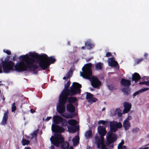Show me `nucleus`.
<instances>
[{"label":"nucleus","instance_id":"obj_1","mask_svg":"<svg viewBox=\"0 0 149 149\" xmlns=\"http://www.w3.org/2000/svg\"><path fill=\"white\" fill-rule=\"evenodd\" d=\"M29 55L26 54L20 56L19 59L22 61L17 63L15 65L14 62L11 61H8V59H5L4 61H3V59H1L3 72L8 73L10 71L13 70L22 72L26 71L28 68L32 71L38 69L39 66L33 64L36 62L34 58L39 61L42 60L43 54L39 55L35 52H30Z\"/></svg>","mask_w":149,"mask_h":149},{"label":"nucleus","instance_id":"obj_2","mask_svg":"<svg viewBox=\"0 0 149 149\" xmlns=\"http://www.w3.org/2000/svg\"><path fill=\"white\" fill-rule=\"evenodd\" d=\"M76 94H61L59 96V104L57 107V111L63 117L66 118H72L74 117L77 116L78 114L77 113H73L67 114L66 113L63 114L65 110V104L66 103L68 96H73Z\"/></svg>","mask_w":149,"mask_h":149},{"label":"nucleus","instance_id":"obj_3","mask_svg":"<svg viewBox=\"0 0 149 149\" xmlns=\"http://www.w3.org/2000/svg\"><path fill=\"white\" fill-rule=\"evenodd\" d=\"M51 143L57 147L61 144V148L62 149H68L69 143L68 141L64 142V139L61 134L55 133L54 136H52L50 139Z\"/></svg>","mask_w":149,"mask_h":149},{"label":"nucleus","instance_id":"obj_4","mask_svg":"<svg viewBox=\"0 0 149 149\" xmlns=\"http://www.w3.org/2000/svg\"><path fill=\"white\" fill-rule=\"evenodd\" d=\"M42 60H40L38 64L40 67L43 70L47 68L51 64L54 63L56 59L54 56L48 57L45 54H43Z\"/></svg>","mask_w":149,"mask_h":149},{"label":"nucleus","instance_id":"obj_5","mask_svg":"<svg viewBox=\"0 0 149 149\" xmlns=\"http://www.w3.org/2000/svg\"><path fill=\"white\" fill-rule=\"evenodd\" d=\"M92 65L91 63L86 64L82 68V72H80V75L84 78L90 79L92 77V72L91 68Z\"/></svg>","mask_w":149,"mask_h":149},{"label":"nucleus","instance_id":"obj_6","mask_svg":"<svg viewBox=\"0 0 149 149\" xmlns=\"http://www.w3.org/2000/svg\"><path fill=\"white\" fill-rule=\"evenodd\" d=\"M53 120L55 124H61V127H66L68 125V122L60 116H54L53 117Z\"/></svg>","mask_w":149,"mask_h":149},{"label":"nucleus","instance_id":"obj_7","mask_svg":"<svg viewBox=\"0 0 149 149\" xmlns=\"http://www.w3.org/2000/svg\"><path fill=\"white\" fill-rule=\"evenodd\" d=\"M121 84L126 87L123 88L122 91L124 93H130V92L131 88L129 86L131 85V81L129 80L122 78L120 81Z\"/></svg>","mask_w":149,"mask_h":149},{"label":"nucleus","instance_id":"obj_8","mask_svg":"<svg viewBox=\"0 0 149 149\" xmlns=\"http://www.w3.org/2000/svg\"><path fill=\"white\" fill-rule=\"evenodd\" d=\"M81 85L79 83L74 82L70 87V93H80Z\"/></svg>","mask_w":149,"mask_h":149},{"label":"nucleus","instance_id":"obj_9","mask_svg":"<svg viewBox=\"0 0 149 149\" xmlns=\"http://www.w3.org/2000/svg\"><path fill=\"white\" fill-rule=\"evenodd\" d=\"M92 86L94 88H98L101 85V82L96 77H92L90 79Z\"/></svg>","mask_w":149,"mask_h":149},{"label":"nucleus","instance_id":"obj_10","mask_svg":"<svg viewBox=\"0 0 149 149\" xmlns=\"http://www.w3.org/2000/svg\"><path fill=\"white\" fill-rule=\"evenodd\" d=\"M51 129L52 131L55 133H63L65 131V129L63 127L55 124L52 125Z\"/></svg>","mask_w":149,"mask_h":149},{"label":"nucleus","instance_id":"obj_11","mask_svg":"<svg viewBox=\"0 0 149 149\" xmlns=\"http://www.w3.org/2000/svg\"><path fill=\"white\" fill-rule=\"evenodd\" d=\"M94 95L92 94H86V99L88 100V102L91 104L95 102L97 99L95 97H93Z\"/></svg>","mask_w":149,"mask_h":149},{"label":"nucleus","instance_id":"obj_12","mask_svg":"<svg viewBox=\"0 0 149 149\" xmlns=\"http://www.w3.org/2000/svg\"><path fill=\"white\" fill-rule=\"evenodd\" d=\"M70 84V81L69 80L66 84L64 85V88L61 93H70V88L69 87Z\"/></svg>","mask_w":149,"mask_h":149},{"label":"nucleus","instance_id":"obj_13","mask_svg":"<svg viewBox=\"0 0 149 149\" xmlns=\"http://www.w3.org/2000/svg\"><path fill=\"white\" fill-rule=\"evenodd\" d=\"M99 134L101 136H104L107 133L106 128L104 126H100L97 127Z\"/></svg>","mask_w":149,"mask_h":149},{"label":"nucleus","instance_id":"obj_14","mask_svg":"<svg viewBox=\"0 0 149 149\" xmlns=\"http://www.w3.org/2000/svg\"><path fill=\"white\" fill-rule=\"evenodd\" d=\"M124 109L123 111V113H127L130 111L131 108V104L129 103L125 102L124 103Z\"/></svg>","mask_w":149,"mask_h":149},{"label":"nucleus","instance_id":"obj_15","mask_svg":"<svg viewBox=\"0 0 149 149\" xmlns=\"http://www.w3.org/2000/svg\"><path fill=\"white\" fill-rule=\"evenodd\" d=\"M108 61V64L109 66L111 67H116L117 65H118L117 61L114 60V57L109 58Z\"/></svg>","mask_w":149,"mask_h":149},{"label":"nucleus","instance_id":"obj_16","mask_svg":"<svg viewBox=\"0 0 149 149\" xmlns=\"http://www.w3.org/2000/svg\"><path fill=\"white\" fill-rule=\"evenodd\" d=\"M66 109L69 113H75V107L72 104H68L66 106Z\"/></svg>","mask_w":149,"mask_h":149},{"label":"nucleus","instance_id":"obj_17","mask_svg":"<svg viewBox=\"0 0 149 149\" xmlns=\"http://www.w3.org/2000/svg\"><path fill=\"white\" fill-rule=\"evenodd\" d=\"M116 136L115 135L112 136V133L109 134V136L107 138L108 142L109 144L113 143L114 141H116Z\"/></svg>","mask_w":149,"mask_h":149},{"label":"nucleus","instance_id":"obj_18","mask_svg":"<svg viewBox=\"0 0 149 149\" xmlns=\"http://www.w3.org/2000/svg\"><path fill=\"white\" fill-rule=\"evenodd\" d=\"M141 79V77L139 73L135 72L132 75V80L137 83Z\"/></svg>","mask_w":149,"mask_h":149},{"label":"nucleus","instance_id":"obj_19","mask_svg":"<svg viewBox=\"0 0 149 149\" xmlns=\"http://www.w3.org/2000/svg\"><path fill=\"white\" fill-rule=\"evenodd\" d=\"M77 99L76 97H71L68 98V101L69 104H73L75 106H77L78 104L77 102Z\"/></svg>","mask_w":149,"mask_h":149},{"label":"nucleus","instance_id":"obj_20","mask_svg":"<svg viewBox=\"0 0 149 149\" xmlns=\"http://www.w3.org/2000/svg\"><path fill=\"white\" fill-rule=\"evenodd\" d=\"M8 112H5L4 114V116L3 118V120L1 123V124L3 125H5L7 123V121L8 118Z\"/></svg>","mask_w":149,"mask_h":149},{"label":"nucleus","instance_id":"obj_21","mask_svg":"<svg viewBox=\"0 0 149 149\" xmlns=\"http://www.w3.org/2000/svg\"><path fill=\"white\" fill-rule=\"evenodd\" d=\"M68 129L69 132L73 133L77 131L79 129V127L77 126H68Z\"/></svg>","mask_w":149,"mask_h":149},{"label":"nucleus","instance_id":"obj_22","mask_svg":"<svg viewBox=\"0 0 149 149\" xmlns=\"http://www.w3.org/2000/svg\"><path fill=\"white\" fill-rule=\"evenodd\" d=\"M110 126L111 130L112 132H116L117 130V129L116 126V122L115 121L110 122Z\"/></svg>","mask_w":149,"mask_h":149},{"label":"nucleus","instance_id":"obj_23","mask_svg":"<svg viewBox=\"0 0 149 149\" xmlns=\"http://www.w3.org/2000/svg\"><path fill=\"white\" fill-rule=\"evenodd\" d=\"M130 124L128 121L124 120L123 123V126L126 130L129 129L130 127Z\"/></svg>","mask_w":149,"mask_h":149},{"label":"nucleus","instance_id":"obj_24","mask_svg":"<svg viewBox=\"0 0 149 149\" xmlns=\"http://www.w3.org/2000/svg\"><path fill=\"white\" fill-rule=\"evenodd\" d=\"M94 45L90 41H87L85 43V46L87 49H90L94 47Z\"/></svg>","mask_w":149,"mask_h":149},{"label":"nucleus","instance_id":"obj_25","mask_svg":"<svg viewBox=\"0 0 149 149\" xmlns=\"http://www.w3.org/2000/svg\"><path fill=\"white\" fill-rule=\"evenodd\" d=\"M74 70V66L71 67L69 71L68 72L66 75L67 76V78H70L71 77L73 73V72Z\"/></svg>","mask_w":149,"mask_h":149},{"label":"nucleus","instance_id":"obj_26","mask_svg":"<svg viewBox=\"0 0 149 149\" xmlns=\"http://www.w3.org/2000/svg\"><path fill=\"white\" fill-rule=\"evenodd\" d=\"M85 136L86 139L91 138L92 136V133L91 130H88L86 131Z\"/></svg>","mask_w":149,"mask_h":149},{"label":"nucleus","instance_id":"obj_27","mask_svg":"<svg viewBox=\"0 0 149 149\" xmlns=\"http://www.w3.org/2000/svg\"><path fill=\"white\" fill-rule=\"evenodd\" d=\"M79 136H75L72 140L73 145H77L79 142Z\"/></svg>","mask_w":149,"mask_h":149},{"label":"nucleus","instance_id":"obj_28","mask_svg":"<svg viewBox=\"0 0 149 149\" xmlns=\"http://www.w3.org/2000/svg\"><path fill=\"white\" fill-rule=\"evenodd\" d=\"M68 123L69 125L73 126H76V125L77 123V121L75 120L70 119L68 120Z\"/></svg>","mask_w":149,"mask_h":149},{"label":"nucleus","instance_id":"obj_29","mask_svg":"<svg viewBox=\"0 0 149 149\" xmlns=\"http://www.w3.org/2000/svg\"><path fill=\"white\" fill-rule=\"evenodd\" d=\"M103 65V64L101 62L96 63L95 65L96 69L97 70H101Z\"/></svg>","mask_w":149,"mask_h":149},{"label":"nucleus","instance_id":"obj_30","mask_svg":"<svg viewBox=\"0 0 149 149\" xmlns=\"http://www.w3.org/2000/svg\"><path fill=\"white\" fill-rule=\"evenodd\" d=\"M22 143L23 146L28 145L30 143V141L29 140L24 139V138H23L22 141Z\"/></svg>","mask_w":149,"mask_h":149},{"label":"nucleus","instance_id":"obj_31","mask_svg":"<svg viewBox=\"0 0 149 149\" xmlns=\"http://www.w3.org/2000/svg\"><path fill=\"white\" fill-rule=\"evenodd\" d=\"M39 130H37L35 131L33 133L31 134V139H33L34 138H36L37 135L38 133Z\"/></svg>","mask_w":149,"mask_h":149},{"label":"nucleus","instance_id":"obj_32","mask_svg":"<svg viewBox=\"0 0 149 149\" xmlns=\"http://www.w3.org/2000/svg\"><path fill=\"white\" fill-rule=\"evenodd\" d=\"M121 111L119 109H117L115 111V112L117 113L118 114V116L120 117L122 116V113H121Z\"/></svg>","mask_w":149,"mask_h":149},{"label":"nucleus","instance_id":"obj_33","mask_svg":"<svg viewBox=\"0 0 149 149\" xmlns=\"http://www.w3.org/2000/svg\"><path fill=\"white\" fill-rule=\"evenodd\" d=\"M15 104H16L15 102H14L12 104L11 108L12 112H14L15 111L16 109Z\"/></svg>","mask_w":149,"mask_h":149},{"label":"nucleus","instance_id":"obj_34","mask_svg":"<svg viewBox=\"0 0 149 149\" xmlns=\"http://www.w3.org/2000/svg\"><path fill=\"white\" fill-rule=\"evenodd\" d=\"M107 123V122L104 120H100L98 122V124H102L103 125H105Z\"/></svg>","mask_w":149,"mask_h":149},{"label":"nucleus","instance_id":"obj_35","mask_svg":"<svg viewBox=\"0 0 149 149\" xmlns=\"http://www.w3.org/2000/svg\"><path fill=\"white\" fill-rule=\"evenodd\" d=\"M95 140L96 143H102L100 139L97 136H95Z\"/></svg>","mask_w":149,"mask_h":149},{"label":"nucleus","instance_id":"obj_36","mask_svg":"<svg viewBox=\"0 0 149 149\" xmlns=\"http://www.w3.org/2000/svg\"><path fill=\"white\" fill-rule=\"evenodd\" d=\"M116 126L117 129L118 128H120L122 127V125L120 122H119L117 123H116Z\"/></svg>","mask_w":149,"mask_h":149},{"label":"nucleus","instance_id":"obj_37","mask_svg":"<svg viewBox=\"0 0 149 149\" xmlns=\"http://www.w3.org/2000/svg\"><path fill=\"white\" fill-rule=\"evenodd\" d=\"M143 60V58H141L140 59H136V64H139Z\"/></svg>","mask_w":149,"mask_h":149},{"label":"nucleus","instance_id":"obj_38","mask_svg":"<svg viewBox=\"0 0 149 149\" xmlns=\"http://www.w3.org/2000/svg\"><path fill=\"white\" fill-rule=\"evenodd\" d=\"M139 128L138 127L134 128L132 129V131L134 133H136L139 131Z\"/></svg>","mask_w":149,"mask_h":149},{"label":"nucleus","instance_id":"obj_39","mask_svg":"<svg viewBox=\"0 0 149 149\" xmlns=\"http://www.w3.org/2000/svg\"><path fill=\"white\" fill-rule=\"evenodd\" d=\"M117 149H126V147L125 146H118Z\"/></svg>","mask_w":149,"mask_h":149},{"label":"nucleus","instance_id":"obj_40","mask_svg":"<svg viewBox=\"0 0 149 149\" xmlns=\"http://www.w3.org/2000/svg\"><path fill=\"white\" fill-rule=\"evenodd\" d=\"M3 51L8 55H9L11 54L10 51L9 50L4 49Z\"/></svg>","mask_w":149,"mask_h":149},{"label":"nucleus","instance_id":"obj_41","mask_svg":"<svg viewBox=\"0 0 149 149\" xmlns=\"http://www.w3.org/2000/svg\"><path fill=\"white\" fill-rule=\"evenodd\" d=\"M102 149H109L106 147V146L104 143H102L101 145Z\"/></svg>","mask_w":149,"mask_h":149},{"label":"nucleus","instance_id":"obj_42","mask_svg":"<svg viewBox=\"0 0 149 149\" xmlns=\"http://www.w3.org/2000/svg\"><path fill=\"white\" fill-rule=\"evenodd\" d=\"M124 140L122 139V140L121 142L119 144L118 146H123V145L124 144Z\"/></svg>","mask_w":149,"mask_h":149},{"label":"nucleus","instance_id":"obj_43","mask_svg":"<svg viewBox=\"0 0 149 149\" xmlns=\"http://www.w3.org/2000/svg\"><path fill=\"white\" fill-rule=\"evenodd\" d=\"M149 89V88H144L142 89H141L140 90V91L141 92H144L148 90Z\"/></svg>","mask_w":149,"mask_h":149},{"label":"nucleus","instance_id":"obj_44","mask_svg":"<svg viewBox=\"0 0 149 149\" xmlns=\"http://www.w3.org/2000/svg\"><path fill=\"white\" fill-rule=\"evenodd\" d=\"M108 87L110 90H112L113 89V86L112 85H108Z\"/></svg>","mask_w":149,"mask_h":149},{"label":"nucleus","instance_id":"obj_45","mask_svg":"<svg viewBox=\"0 0 149 149\" xmlns=\"http://www.w3.org/2000/svg\"><path fill=\"white\" fill-rule=\"evenodd\" d=\"M111 55H112V54H111V53L109 52H108L106 53V56L108 57L110 56H111Z\"/></svg>","mask_w":149,"mask_h":149},{"label":"nucleus","instance_id":"obj_46","mask_svg":"<svg viewBox=\"0 0 149 149\" xmlns=\"http://www.w3.org/2000/svg\"><path fill=\"white\" fill-rule=\"evenodd\" d=\"M102 143H103L102 142V143H96V144L97 145V147L98 148H100V147L101 145H102Z\"/></svg>","mask_w":149,"mask_h":149},{"label":"nucleus","instance_id":"obj_47","mask_svg":"<svg viewBox=\"0 0 149 149\" xmlns=\"http://www.w3.org/2000/svg\"><path fill=\"white\" fill-rule=\"evenodd\" d=\"M144 84L147 86H149V81H144Z\"/></svg>","mask_w":149,"mask_h":149},{"label":"nucleus","instance_id":"obj_48","mask_svg":"<svg viewBox=\"0 0 149 149\" xmlns=\"http://www.w3.org/2000/svg\"><path fill=\"white\" fill-rule=\"evenodd\" d=\"M104 136H101V135H100V138L101 139V142H103V141H104Z\"/></svg>","mask_w":149,"mask_h":149},{"label":"nucleus","instance_id":"obj_49","mask_svg":"<svg viewBox=\"0 0 149 149\" xmlns=\"http://www.w3.org/2000/svg\"><path fill=\"white\" fill-rule=\"evenodd\" d=\"M132 119V117L131 116H129L126 118L125 120H127L128 121L129 120H130Z\"/></svg>","mask_w":149,"mask_h":149},{"label":"nucleus","instance_id":"obj_50","mask_svg":"<svg viewBox=\"0 0 149 149\" xmlns=\"http://www.w3.org/2000/svg\"><path fill=\"white\" fill-rule=\"evenodd\" d=\"M51 118H52V117L51 116L48 117L46 118V120L47 121H48L49 120H50V119H51Z\"/></svg>","mask_w":149,"mask_h":149},{"label":"nucleus","instance_id":"obj_51","mask_svg":"<svg viewBox=\"0 0 149 149\" xmlns=\"http://www.w3.org/2000/svg\"><path fill=\"white\" fill-rule=\"evenodd\" d=\"M30 112L32 113H33L35 112V110L33 109H30Z\"/></svg>","mask_w":149,"mask_h":149},{"label":"nucleus","instance_id":"obj_52","mask_svg":"<svg viewBox=\"0 0 149 149\" xmlns=\"http://www.w3.org/2000/svg\"><path fill=\"white\" fill-rule=\"evenodd\" d=\"M1 97H2V99L3 100V102H5V97H4V96L3 95V96H2V95H1Z\"/></svg>","mask_w":149,"mask_h":149},{"label":"nucleus","instance_id":"obj_53","mask_svg":"<svg viewBox=\"0 0 149 149\" xmlns=\"http://www.w3.org/2000/svg\"><path fill=\"white\" fill-rule=\"evenodd\" d=\"M2 72V67L1 65H0V73H1Z\"/></svg>","mask_w":149,"mask_h":149},{"label":"nucleus","instance_id":"obj_54","mask_svg":"<svg viewBox=\"0 0 149 149\" xmlns=\"http://www.w3.org/2000/svg\"><path fill=\"white\" fill-rule=\"evenodd\" d=\"M50 149H55V147L53 145H51L50 147Z\"/></svg>","mask_w":149,"mask_h":149},{"label":"nucleus","instance_id":"obj_55","mask_svg":"<svg viewBox=\"0 0 149 149\" xmlns=\"http://www.w3.org/2000/svg\"><path fill=\"white\" fill-rule=\"evenodd\" d=\"M92 58H88V59H86V61L87 62H89V61H90V60L92 59Z\"/></svg>","mask_w":149,"mask_h":149},{"label":"nucleus","instance_id":"obj_56","mask_svg":"<svg viewBox=\"0 0 149 149\" xmlns=\"http://www.w3.org/2000/svg\"><path fill=\"white\" fill-rule=\"evenodd\" d=\"M15 56H14L13 57V61H15Z\"/></svg>","mask_w":149,"mask_h":149},{"label":"nucleus","instance_id":"obj_57","mask_svg":"<svg viewBox=\"0 0 149 149\" xmlns=\"http://www.w3.org/2000/svg\"><path fill=\"white\" fill-rule=\"evenodd\" d=\"M139 84H144V82H141L139 83Z\"/></svg>","mask_w":149,"mask_h":149},{"label":"nucleus","instance_id":"obj_58","mask_svg":"<svg viewBox=\"0 0 149 149\" xmlns=\"http://www.w3.org/2000/svg\"><path fill=\"white\" fill-rule=\"evenodd\" d=\"M138 94H133V97H134L136 96Z\"/></svg>","mask_w":149,"mask_h":149},{"label":"nucleus","instance_id":"obj_59","mask_svg":"<svg viewBox=\"0 0 149 149\" xmlns=\"http://www.w3.org/2000/svg\"><path fill=\"white\" fill-rule=\"evenodd\" d=\"M69 149H73V148L72 146H70Z\"/></svg>","mask_w":149,"mask_h":149},{"label":"nucleus","instance_id":"obj_60","mask_svg":"<svg viewBox=\"0 0 149 149\" xmlns=\"http://www.w3.org/2000/svg\"><path fill=\"white\" fill-rule=\"evenodd\" d=\"M24 149H31V148H30V147H27Z\"/></svg>","mask_w":149,"mask_h":149},{"label":"nucleus","instance_id":"obj_61","mask_svg":"<svg viewBox=\"0 0 149 149\" xmlns=\"http://www.w3.org/2000/svg\"><path fill=\"white\" fill-rule=\"evenodd\" d=\"M105 110V107H103L102 109V111H104Z\"/></svg>","mask_w":149,"mask_h":149},{"label":"nucleus","instance_id":"obj_62","mask_svg":"<svg viewBox=\"0 0 149 149\" xmlns=\"http://www.w3.org/2000/svg\"><path fill=\"white\" fill-rule=\"evenodd\" d=\"M85 47L84 46H83L81 47V49H85Z\"/></svg>","mask_w":149,"mask_h":149},{"label":"nucleus","instance_id":"obj_63","mask_svg":"<svg viewBox=\"0 0 149 149\" xmlns=\"http://www.w3.org/2000/svg\"><path fill=\"white\" fill-rule=\"evenodd\" d=\"M66 79V77H64L63 78V79H64V80H65V79Z\"/></svg>","mask_w":149,"mask_h":149},{"label":"nucleus","instance_id":"obj_64","mask_svg":"<svg viewBox=\"0 0 149 149\" xmlns=\"http://www.w3.org/2000/svg\"><path fill=\"white\" fill-rule=\"evenodd\" d=\"M134 93H139V91H137V92H135Z\"/></svg>","mask_w":149,"mask_h":149}]
</instances>
